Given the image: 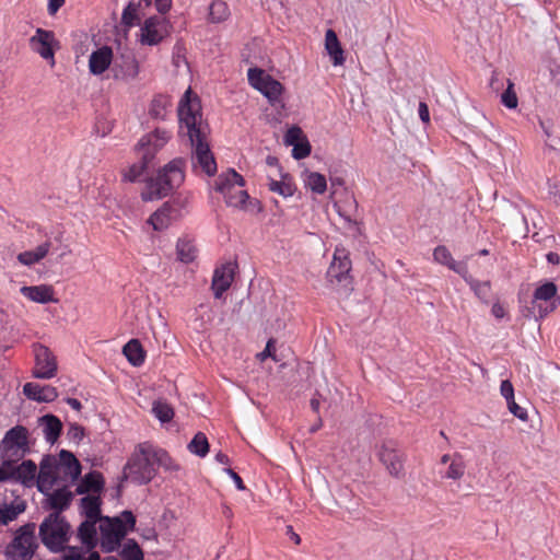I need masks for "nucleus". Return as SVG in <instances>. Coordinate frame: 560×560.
Here are the masks:
<instances>
[{
	"instance_id": "4468645a",
	"label": "nucleus",
	"mask_w": 560,
	"mask_h": 560,
	"mask_svg": "<svg viewBox=\"0 0 560 560\" xmlns=\"http://www.w3.org/2000/svg\"><path fill=\"white\" fill-rule=\"evenodd\" d=\"M32 350L34 354L33 376L40 380L55 377L58 371V363L52 351L42 343H34Z\"/></svg>"
},
{
	"instance_id": "f3484780",
	"label": "nucleus",
	"mask_w": 560,
	"mask_h": 560,
	"mask_svg": "<svg viewBox=\"0 0 560 560\" xmlns=\"http://www.w3.org/2000/svg\"><path fill=\"white\" fill-rule=\"evenodd\" d=\"M114 63V50L110 46L100 45L89 55L88 67L89 72L98 78L107 77L106 73L112 69Z\"/></svg>"
},
{
	"instance_id": "393cba45",
	"label": "nucleus",
	"mask_w": 560,
	"mask_h": 560,
	"mask_svg": "<svg viewBox=\"0 0 560 560\" xmlns=\"http://www.w3.org/2000/svg\"><path fill=\"white\" fill-rule=\"evenodd\" d=\"M38 474L36 465L31 460H24L21 463L12 476L16 481H20L25 487L37 486Z\"/></svg>"
},
{
	"instance_id": "aec40b11",
	"label": "nucleus",
	"mask_w": 560,
	"mask_h": 560,
	"mask_svg": "<svg viewBox=\"0 0 560 560\" xmlns=\"http://www.w3.org/2000/svg\"><path fill=\"white\" fill-rule=\"evenodd\" d=\"M267 187L271 192L284 199L292 198L298 191V185L293 176L285 170H279V174L268 173Z\"/></svg>"
},
{
	"instance_id": "c756f323",
	"label": "nucleus",
	"mask_w": 560,
	"mask_h": 560,
	"mask_svg": "<svg viewBox=\"0 0 560 560\" xmlns=\"http://www.w3.org/2000/svg\"><path fill=\"white\" fill-rule=\"evenodd\" d=\"M49 248H50L49 243H47V242L42 243L38 246H36L35 248L20 253L18 255V260L23 266H27V267L34 266L35 264L39 262L47 256Z\"/></svg>"
},
{
	"instance_id": "bf43d9fd",
	"label": "nucleus",
	"mask_w": 560,
	"mask_h": 560,
	"mask_svg": "<svg viewBox=\"0 0 560 560\" xmlns=\"http://www.w3.org/2000/svg\"><path fill=\"white\" fill-rule=\"evenodd\" d=\"M66 0H48L47 10L50 15L57 13V11L65 4Z\"/></svg>"
},
{
	"instance_id": "cd10ccee",
	"label": "nucleus",
	"mask_w": 560,
	"mask_h": 560,
	"mask_svg": "<svg viewBox=\"0 0 560 560\" xmlns=\"http://www.w3.org/2000/svg\"><path fill=\"white\" fill-rule=\"evenodd\" d=\"M176 257L183 264H191L198 257L195 241L188 236L178 238L176 243Z\"/></svg>"
},
{
	"instance_id": "9b49d317",
	"label": "nucleus",
	"mask_w": 560,
	"mask_h": 560,
	"mask_svg": "<svg viewBox=\"0 0 560 560\" xmlns=\"http://www.w3.org/2000/svg\"><path fill=\"white\" fill-rule=\"evenodd\" d=\"M557 292L558 289L553 282H544L535 289L532 302L535 317L544 318L558 307L560 298Z\"/></svg>"
},
{
	"instance_id": "f8f14e48",
	"label": "nucleus",
	"mask_w": 560,
	"mask_h": 560,
	"mask_svg": "<svg viewBox=\"0 0 560 560\" xmlns=\"http://www.w3.org/2000/svg\"><path fill=\"white\" fill-rule=\"evenodd\" d=\"M34 525L21 527L7 547V556L12 560H30L36 548Z\"/></svg>"
},
{
	"instance_id": "58836bf2",
	"label": "nucleus",
	"mask_w": 560,
	"mask_h": 560,
	"mask_svg": "<svg viewBox=\"0 0 560 560\" xmlns=\"http://www.w3.org/2000/svg\"><path fill=\"white\" fill-rule=\"evenodd\" d=\"M433 258L436 262L445 265L458 273H463L465 271V267L453 259L452 254L445 246L441 245L435 247L433 250Z\"/></svg>"
},
{
	"instance_id": "4d7b16f0",
	"label": "nucleus",
	"mask_w": 560,
	"mask_h": 560,
	"mask_svg": "<svg viewBox=\"0 0 560 560\" xmlns=\"http://www.w3.org/2000/svg\"><path fill=\"white\" fill-rule=\"evenodd\" d=\"M224 471L228 476H230V478L233 480V482L235 483V486L238 490H241V491L245 490L243 480L235 471H233L231 468H225Z\"/></svg>"
},
{
	"instance_id": "69168bd1",
	"label": "nucleus",
	"mask_w": 560,
	"mask_h": 560,
	"mask_svg": "<svg viewBox=\"0 0 560 560\" xmlns=\"http://www.w3.org/2000/svg\"><path fill=\"white\" fill-rule=\"evenodd\" d=\"M215 459L218 463L222 464V465H228L229 464V457L223 454V453H218L215 455Z\"/></svg>"
},
{
	"instance_id": "4be33fe9",
	"label": "nucleus",
	"mask_w": 560,
	"mask_h": 560,
	"mask_svg": "<svg viewBox=\"0 0 560 560\" xmlns=\"http://www.w3.org/2000/svg\"><path fill=\"white\" fill-rule=\"evenodd\" d=\"M20 293L30 302L38 304L57 303L56 292L50 284L24 285Z\"/></svg>"
},
{
	"instance_id": "c85d7f7f",
	"label": "nucleus",
	"mask_w": 560,
	"mask_h": 560,
	"mask_svg": "<svg viewBox=\"0 0 560 560\" xmlns=\"http://www.w3.org/2000/svg\"><path fill=\"white\" fill-rule=\"evenodd\" d=\"M39 425L46 441L54 444L60 435L61 421L55 416L47 415L39 419Z\"/></svg>"
},
{
	"instance_id": "6e6d98bb",
	"label": "nucleus",
	"mask_w": 560,
	"mask_h": 560,
	"mask_svg": "<svg viewBox=\"0 0 560 560\" xmlns=\"http://www.w3.org/2000/svg\"><path fill=\"white\" fill-rule=\"evenodd\" d=\"M266 164L271 168V174H279V170H284L276 156L269 155L266 158Z\"/></svg>"
},
{
	"instance_id": "5701e85b",
	"label": "nucleus",
	"mask_w": 560,
	"mask_h": 560,
	"mask_svg": "<svg viewBox=\"0 0 560 560\" xmlns=\"http://www.w3.org/2000/svg\"><path fill=\"white\" fill-rule=\"evenodd\" d=\"M235 273V266L232 262L224 264L214 270L212 290L217 299L231 287Z\"/></svg>"
},
{
	"instance_id": "0e129e2a",
	"label": "nucleus",
	"mask_w": 560,
	"mask_h": 560,
	"mask_svg": "<svg viewBox=\"0 0 560 560\" xmlns=\"http://www.w3.org/2000/svg\"><path fill=\"white\" fill-rule=\"evenodd\" d=\"M547 260L551 264L558 265L560 262V257L557 253H549L547 255Z\"/></svg>"
},
{
	"instance_id": "c03bdc74",
	"label": "nucleus",
	"mask_w": 560,
	"mask_h": 560,
	"mask_svg": "<svg viewBox=\"0 0 560 560\" xmlns=\"http://www.w3.org/2000/svg\"><path fill=\"white\" fill-rule=\"evenodd\" d=\"M124 560H144V555L140 546L132 539L125 542L120 550Z\"/></svg>"
},
{
	"instance_id": "a211bd4d",
	"label": "nucleus",
	"mask_w": 560,
	"mask_h": 560,
	"mask_svg": "<svg viewBox=\"0 0 560 560\" xmlns=\"http://www.w3.org/2000/svg\"><path fill=\"white\" fill-rule=\"evenodd\" d=\"M68 483L51 482L47 491H40L45 495V506L58 511L66 510L72 501L73 493Z\"/></svg>"
},
{
	"instance_id": "864d4df0",
	"label": "nucleus",
	"mask_w": 560,
	"mask_h": 560,
	"mask_svg": "<svg viewBox=\"0 0 560 560\" xmlns=\"http://www.w3.org/2000/svg\"><path fill=\"white\" fill-rule=\"evenodd\" d=\"M61 560H83V556L79 548L69 547L63 550Z\"/></svg>"
},
{
	"instance_id": "dca6fc26",
	"label": "nucleus",
	"mask_w": 560,
	"mask_h": 560,
	"mask_svg": "<svg viewBox=\"0 0 560 560\" xmlns=\"http://www.w3.org/2000/svg\"><path fill=\"white\" fill-rule=\"evenodd\" d=\"M30 45L33 51L47 60L51 67L55 66V51L59 48V43L54 33L37 28L30 39Z\"/></svg>"
},
{
	"instance_id": "2eb2a0df",
	"label": "nucleus",
	"mask_w": 560,
	"mask_h": 560,
	"mask_svg": "<svg viewBox=\"0 0 560 560\" xmlns=\"http://www.w3.org/2000/svg\"><path fill=\"white\" fill-rule=\"evenodd\" d=\"M172 133L165 129H155L141 137L135 150L141 160L153 161L155 154L170 141Z\"/></svg>"
},
{
	"instance_id": "1a4fd4ad",
	"label": "nucleus",
	"mask_w": 560,
	"mask_h": 560,
	"mask_svg": "<svg viewBox=\"0 0 560 560\" xmlns=\"http://www.w3.org/2000/svg\"><path fill=\"white\" fill-rule=\"evenodd\" d=\"M27 448V430L24 427L16 425L10 429L0 443V456L3 460L0 468V481L7 478L5 466L14 456H21Z\"/></svg>"
},
{
	"instance_id": "a19ab883",
	"label": "nucleus",
	"mask_w": 560,
	"mask_h": 560,
	"mask_svg": "<svg viewBox=\"0 0 560 560\" xmlns=\"http://www.w3.org/2000/svg\"><path fill=\"white\" fill-rule=\"evenodd\" d=\"M97 520H89L86 518L79 527V538L81 542L88 548H93L96 545L95 539V524Z\"/></svg>"
},
{
	"instance_id": "79ce46f5",
	"label": "nucleus",
	"mask_w": 560,
	"mask_h": 560,
	"mask_svg": "<svg viewBox=\"0 0 560 560\" xmlns=\"http://www.w3.org/2000/svg\"><path fill=\"white\" fill-rule=\"evenodd\" d=\"M230 10L226 2L223 0H214L209 8V18L213 23H221L228 20Z\"/></svg>"
},
{
	"instance_id": "7c9ffc66",
	"label": "nucleus",
	"mask_w": 560,
	"mask_h": 560,
	"mask_svg": "<svg viewBox=\"0 0 560 560\" xmlns=\"http://www.w3.org/2000/svg\"><path fill=\"white\" fill-rule=\"evenodd\" d=\"M114 78L120 81L135 80L140 72L139 62L135 58L124 60L119 66L113 68Z\"/></svg>"
},
{
	"instance_id": "7ed1b4c3",
	"label": "nucleus",
	"mask_w": 560,
	"mask_h": 560,
	"mask_svg": "<svg viewBox=\"0 0 560 560\" xmlns=\"http://www.w3.org/2000/svg\"><path fill=\"white\" fill-rule=\"evenodd\" d=\"M244 186V177L231 168L220 174L215 180L214 189L223 196L228 207L245 212H254L259 209V202L249 197Z\"/></svg>"
},
{
	"instance_id": "603ef678",
	"label": "nucleus",
	"mask_w": 560,
	"mask_h": 560,
	"mask_svg": "<svg viewBox=\"0 0 560 560\" xmlns=\"http://www.w3.org/2000/svg\"><path fill=\"white\" fill-rule=\"evenodd\" d=\"M491 314L498 320H502V319L506 318V316H508L506 305L500 301L494 302L491 306Z\"/></svg>"
},
{
	"instance_id": "338daca9",
	"label": "nucleus",
	"mask_w": 560,
	"mask_h": 560,
	"mask_svg": "<svg viewBox=\"0 0 560 560\" xmlns=\"http://www.w3.org/2000/svg\"><path fill=\"white\" fill-rule=\"evenodd\" d=\"M67 402L75 410H80L82 407L81 402L75 398H68Z\"/></svg>"
},
{
	"instance_id": "473e14b6",
	"label": "nucleus",
	"mask_w": 560,
	"mask_h": 560,
	"mask_svg": "<svg viewBox=\"0 0 560 560\" xmlns=\"http://www.w3.org/2000/svg\"><path fill=\"white\" fill-rule=\"evenodd\" d=\"M380 458L390 475L399 476L401 474L402 459L394 450L383 447L380 452Z\"/></svg>"
},
{
	"instance_id": "de8ad7c7",
	"label": "nucleus",
	"mask_w": 560,
	"mask_h": 560,
	"mask_svg": "<svg viewBox=\"0 0 560 560\" xmlns=\"http://www.w3.org/2000/svg\"><path fill=\"white\" fill-rule=\"evenodd\" d=\"M501 102L505 107L510 109L517 107L518 100L512 82H509L506 90L502 93Z\"/></svg>"
},
{
	"instance_id": "72a5a7b5",
	"label": "nucleus",
	"mask_w": 560,
	"mask_h": 560,
	"mask_svg": "<svg viewBox=\"0 0 560 560\" xmlns=\"http://www.w3.org/2000/svg\"><path fill=\"white\" fill-rule=\"evenodd\" d=\"M172 106L171 98L166 95H156L152 98L150 105H149V115L153 119L156 120H164L168 113L170 108Z\"/></svg>"
},
{
	"instance_id": "20e7f679",
	"label": "nucleus",
	"mask_w": 560,
	"mask_h": 560,
	"mask_svg": "<svg viewBox=\"0 0 560 560\" xmlns=\"http://www.w3.org/2000/svg\"><path fill=\"white\" fill-rule=\"evenodd\" d=\"M185 162L182 159H174L164 165L154 179L147 184L141 194L144 201L159 200L178 188L185 180Z\"/></svg>"
},
{
	"instance_id": "6e6552de",
	"label": "nucleus",
	"mask_w": 560,
	"mask_h": 560,
	"mask_svg": "<svg viewBox=\"0 0 560 560\" xmlns=\"http://www.w3.org/2000/svg\"><path fill=\"white\" fill-rule=\"evenodd\" d=\"M350 269L351 262L348 253L341 247H336L327 270V279L331 290L337 293H347L350 290Z\"/></svg>"
},
{
	"instance_id": "3c124183",
	"label": "nucleus",
	"mask_w": 560,
	"mask_h": 560,
	"mask_svg": "<svg viewBox=\"0 0 560 560\" xmlns=\"http://www.w3.org/2000/svg\"><path fill=\"white\" fill-rule=\"evenodd\" d=\"M500 394L505 399L506 402L515 399L514 398V387L509 380H504L501 382Z\"/></svg>"
},
{
	"instance_id": "774afa93",
	"label": "nucleus",
	"mask_w": 560,
	"mask_h": 560,
	"mask_svg": "<svg viewBox=\"0 0 560 560\" xmlns=\"http://www.w3.org/2000/svg\"><path fill=\"white\" fill-rule=\"evenodd\" d=\"M472 288L476 291V293L480 294L481 292L487 291L489 289V285L487 283L475 284Z\"/></svg>"
},
{
	"instance_id": "8fccbe9b",
	"label": "nucleus",
	"mask_w": 560,
	"mask_h": 560,
	"mask_svg": "<svg viewBox=\"0 0 560 560\" xmlns=\"http://www.w3.org/2000/svg\"><path fill=\"white\" fill-rule=\"evenodd\" d=\"M256 358L260 362L265 361L268 358H272L275 361H277L275 341L272 339L268 340L265 349L261 352L257 353Z\"/></svg>"
},
{
	"instance_id": "680f3d73",
	"label": "nucleus",
	"mask_w": 560,
	"mask_h": 560,
	"mask_svg": "<svg viewBox=\"0 0 560 560\" xmlns=\"http://www.w3.org/2000/svg\"><path fill=\"white\" fill-rule=\"evenodd\" d=\"M86 560H119V559H117L114 556H108V557H105L104 559H101V556L98 555V552L92 551L88 556Z\"/></svg>"
},
{
	"instance_id": "e2e57ef3",
	"label": "nucleus",
	"mask_w": 560,
	"mask_h": 560,
	"mask_svg": "<svg viewBox=\"0 0 560 560\" xmlns=\"http://www.w3.org/2000/svg\"><path fill=\"white\" fill-rule=\"evenodd\" d=\"M69 432L73 438L81 439L83 436V430L79 425H72Z\"/></svg>"
},
{
	"instance_id": "5fc2aeb1",
	"label": "nucleus",
	"mask_w": 560,
	"mask_h": 560,
	"mask_svg": "<svg viewBox=\"0 0 560 560\" xmlns=\"http://www.w3.org/2000/svg\"><path fill=\"white\" fill-rule=\"evenodd\" d=\"M122 22L128 25V26H131L135 22V19H136V9L131 5H129L128 8H126L124 10V13H122Z\"/></svg>"
},
{
	"instance_id": "052dcab7",
	"label": "nucleus",
	"mask_w": 560,
	"mask_h": 560,
	"mask_svg": "<svg viewBox=\"0 0 560 560\" xmlns=\"http://www.w3.org/2000/svg\"><path fill=\"white\" fill-rule=\"evenodd\" d=\"M154 4L160 13H165L171 9L172 0H154Z\"/></svg>"
},
{
	"instance_id": "4c0bfd02",
	"label": "nucleus",
	"mask_w": 560,
	"mask_h": 560,
	"mask_svg": "<svg viewBox=\"0 0 560 560\" xmlns=\"http://www.w3.org/2000/svg\"><path fill=\"white\" fill-rule=\"evenodd\" d=\"M154 465L163 468L166 472L175 474L180 469L179 464L173 459L167 452L153 446Z\"/></svg>"
},
{
	"instance_id": "c9c22d12",
	"label": "nucleus",
	"mask_w": 560,
	"mask_h": 560,
	"mask_svg": "<svg viewBox=\"0 0 560 560\" xmlns=\"http://www.w3.org/2000/svg\"><path fill=\"white\" fill-rule=\"evenodd\" d=\"M122 353L133 366H140L145 359V352L137 339L128 341L122 348Z\"/></svg>"
},
{
	"instance_id": "b1692460",
	"label": "nucleus",
	"mask_w": 560,
	"mask_h": 560,
	"mask_svg": "<svg viewBox=\"0 0 560 560\" xmlns=\"http://www.w3.org/2000/svg\"><path fill=\"white\" fill-rule=\"evenodd\" d=\"M23 393L28 399L37 402H50L58 397V392L55 387L32 382L23 386Z\"/></svg>"
},
{
	"instance_id": "13d9d810",
	"label": "nucleus",
	"mask_w": 560,
	"mask_h": 560,
	"mask_svg": "<svg viewBox=\"0 0 560 560\" xmlns=\"http://www.w3.org/2000/svg\"><path fill=\"white\" fill-rule=\"evenodd\" d=\"M418 113H419V117L422 122H424V124L430 122V112H429V107L425 103L421 102L419 104Z\"/></svg>"
},
{
	"instance_id": "ea45409f",
	"label": "nucleus",
	"mask_w": 560,
	"mask_h": 560,
	"mask_svg": "<svg viewBox=\"0 0 560 560\" xmlns=\"http://www.w3.org/2000/svg\"><path fill=\"white\" fill-rule=\"evenodd\" d=\"M152 413L161 424L170 423L175 415L173 407L163 399L152 402Z\"/></svg>"
},
{
	"instance_id": "0eeeda50",
	"label": "nucleus",
	"mask_w": 560,
	"mask_h": 560,
	"mask_svg": "<svg viewBox=\"0 0 560 560\" xmlns=\"http://www.w3.org/2000/svg\"><path fill=\"white\" fill-rule=\"evenodd\" d=\"M70 525L60 513H51L39 526L43 544L54 552L63 549L69 540Z\"/></svg>"
},
{
	"instance_id": "bb28decb",
	"label": "nucleus",
	"mask_w": 560,
	"mask_h": 560,
	"mask_svg": "<svg viewBox=\"0 0 560 560\" xmlns=\"http://www.w3.org/2000/svg\"><path fill=\"white\" fill-rule=\"evenodd\" d=\"M325 50L331 59L335 67L345 63V54L341 44L332 30H327L325 33Z\"/></svg>"
},
{
	"instance_id": "a18cd8bd",
	"label": "nucleus",
	"mask_w": 560,
	"mask_h": 560,
	"mask_svg": "<svg viewBox=\"0 0 560 560\" xmlns=\"http://www.w3.org/2000/svg\"><path fill=\"white\" fill-rule=\"evenodd\" d=\"M25 510V505L22 502L4 505L0 508V525H5L9 522L16 518Z\"/></svg>"
},
{
	"instance_id": "2f4dec72",
	"label": "nucleus",
	"mask_w": 560,
	"mask_h": 560,
	"mask_svg": "<svg viewBox=\"0 0 560 560\" xmlns=\"http://www.w3.org/2000/svg\"><path fill=\"white\" fill-rule=\"evenodd\" d=\"M172 209L168 205H163L147 220V224L152 226L154 231H163L167 229L172 222Z\"/></svg>"
},
{
	"instance_id": "37998d69",
	"label": "nucleus",
	"mask_w": 560,
	"mask_h": 560,
	"mask_svg": "<svg viewBox=\"0 0 560 560\" xmlns=\"http://www.w3.org/2000/svg\"><path fill=\"white\" fill-rule=\"evenodd\" d=\"M188 451L199 457H205L209 453V442L202 432H198L187 445Z\"/></svg>"
},
{
	"instance_id": "9d476101",
	"label": "nucleus",
	"mask_w": 560,
	"mask_h": 560,
	"mask_svg": "<svg viewBox=\"0 0 560 560\" xmlns=\"http://www.w3.org/2000/svg\"><path fill=\"white\" fill-rule=\"evenodd\" d=\"M249 85L261 93L271 105L279 103L284 93L283 85L265 70L252 67L247 70Z\"/></svg>"
},
{
	"instance_id": "f704fd0d",
	"label": "nucleus",
	"mask_w": 560,
	"mask_h": 560,
	"mask_svg": "<svg viewBox=\"0 0 560 560\" xmlns=\"http://www.w3.org/2000/svg\"><path fill=\"white\" fill-rule=\"evenodd\" d=\"M81 514L89 520H97L101 522V497L85 495L80 502Z\"/></svg>"
},
{
	"instance_id": "ddd939ff",
	"label": "nucleus",
	"mask_w": 560,
	"mask_h": 560,
	"mask_svg": "<svg viewBox=\"0 0 560 560\" xmlns=\"http://www.w3.org/2000/svg\"><path fill=\"white\" fill-rule=\"evenodd\" d=\"M170 35V25L164 18L150 16L139 27L137 40L143 46H155Z\"/></svg>"
},
{
	"instance_id": "6ab92c4d",
	"label": "nucleus",
	"mask_w": 560,
	"mask_h": 560,
	"mask_svg": "<svg viewBox=\"0 0 560 560\" xmlns=\"http://www.w3.org/2000/svg\"><path fill=\"white\" fill-rule=\"evenodd\" d=\"M283 142L285 145L292 147L291 155L294 160H304L310 156L312 152V145L306 135L298 126L288 128L283 137Z\"/></svg>"
},
{
	"instance_id": "e433bc0d",
	"label": "nucleus",
	"mask_w": 560,
	"mask_h": 560,
	"mask_svg": "<svg viewBox=\"0 0 560 560\" xmlns=\"http://www.w3.org/2000/svg\"><path fill=\"white\" fill-rule=\"evenodd\" d=\"M149 161L141 160L124 166L120 170V177L124 183L137 182L145 172Z\"/></svg>"
},
{
	"instance_id": "49530a36",
	"label": "nucleus",
	"mask_w": 560,
	"mask_h": 560,
	"mask_svg": "<svg viewBox=\"0 0 560 560\" xmlns=\"http://www.w3.org/2000/svg\"><path fill=\"white\" fill-rule=\"evenodd\" d=\"M465 464L460 457H453L445 472L446 478L457 480L464 476Z\"/></svg>"
},
{
	"instance_id": "f03ea898",
	"label": "nucleus",
	"mask_w": 560,
	"mask_h": 560,
	"mask_svg": "<svg viewBox=\"0 0 560 560\" xmlns=\"http://www.w3.org/2000/svg\"><path fill=\"white\" fill-rule=\"evenodd\" d=\"M81 474V465L75 456L62 450L57 458L48 457L40 464L37 489L47 491L51 482L71 485Z\"/></svg>"
},
{
	"instance_id": "423d86ee",
	"label": "nucleus",
	"mask_w": 560,
	"mask_h": 560,
	"mask_svg": "<svg viewBox=\"0 0 560 560\" xmlns=\"http://www.w3.org/2000/svg\"><path fill=\"white\" fill-rule=\"evenodd\" d=\"M125 478L136 483H147L155 476L153 446L140 444L132 453L125 470Z\"/></svg>"
},
{
	"instance_id": "f257e3e1",
	"label": "nucleus",
	"mask_w": 560,
	"mask_h": 560,
	"mask_svg": "<svg viewBox=\"0 0 560 560\" xmlns=\"http://www.w3.org/2000/svg\"><path fill=\"white\" fill-rule=\"evenodd\" d=\"M179 133L186 135L191 144V163L196 171L208 176L217 173V162L209 144L210 129L203 121L199 98L186 90L178 104Z\"/></svg>"
},
{
	"instance_id": "39448f33",
	"label": "nucleus",
	"mask_w": 560,
	"mask_h": 560,
	"mask_svg": "<svg viewBox=\"0 0 560 560\" xmlns=\"http://www.w3.org/2000/svg\"><path fill=\"white\" fill-rule=\"evenodd\" d=\"M136 518L130 511H124L116 517H103L100 523V546L105 552L115 551L122 538L133 530Z\"/></svg>"
},
{
	"instance_id": "a878e982",
	"label": "nucleus",
	"mask_w": 560,
	"mask_h": 560,
	"mask_svg": "<svg viewBox=\"0 0 560 560\" xmlns=\"http://www.w3.org/2000/svg\"><path fill=\"white\" fill-rule=\"evenodd\" d=\"M104 487V480L100 472L86 474L77 487L79 494L100 495Z\"/></svg>"
},
{
	"instance_id": "412c9836",
	"label": "nucleus",
	"mask_w": 560,
	"mask_h": 560,
	"mask_svg": "<svg viewBox=\"0 0 560 560\" xmlns=\"http://www.w3.org/2000/svg\"><path fill=\"white\" fill-rule=\"evenodd\" d=\"M300 179L305 191L312 195L323 196L328 189L326 176L323 173L313 171L306 166L301 171Z\"/></svg>"
},
{
	"instance_id": "09e8293b",
	"label": "nucleus",
	"mask_w": 560,
	"mask_h": 560,
	"mask_svg": "<svg viewBox=\"0 0 560 560\" xmlns=\"http://www.w3.org/2000/svg\"><path fill=\"white\" fill-rule=\"evenodd\" d=\"M508 410L522 422L528 421V412L524 407L516 404L515 399L506 402Z\"/></svg>"
}]
</instances>
